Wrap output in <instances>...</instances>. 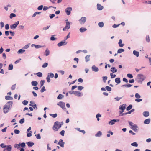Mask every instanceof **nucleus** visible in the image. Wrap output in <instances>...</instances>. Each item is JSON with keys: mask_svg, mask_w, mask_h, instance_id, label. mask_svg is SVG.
Instances as JSON below:
<instances>
[{"mask_svg": "<svg viewBox=\"0 0 151 151\" xmlns=\"http://www.w3.org/2000/svg\"><path fill=\"white\" fill-rule=\"evenodd\" d=\"M115 121V119L111 120L109 122V125H113L116 122Z\"/></svg>", "mask_w": 151, "mask_h": 151, "instance_id": "26", "label": "nucleus"}, {"mask_svg": "<svg viewBox=\"0 0 151 151\" xmlns=\"http://www.w3.org/2000/svg\"><path fill=\"white\" fill-rule=\"evenodd\" d=\"M13 102L12 101H9L6 104H5L3 108V112L6 114L8 113L10 110V109L11 108Z\"/></svg>", "mask_w": 151, "mask_h": 151, "instance_id": "1", "label": "nucleus"}, {"mask_svg": "<svg viewBox=\"0 0 151 151\" xmlns=\"http://www.w3.org/2000/svg\"><path fill=\"white\" fill-rule=\"evenodd\" d=\"M0 146L1 148L4 149L7 147V145H4V143H1L0 144Z\"/></svg>", "mask_w": 151, "mask_h": 151, "instance_id": "60", "label": "nucleus"}, {"mask_svg": "<svg viewBox=\"0 0 151 151\" xmlns=\"http://www.w3.org/2000/svg\"><path fill=\"white\" fill-rule=\"evenodd\" d=\"M126 104H124L122 105H120L119 107V109L120 110L119 113H123L124 112V110L125 109Z\"/></svg>", "mask_w": 151, "mask_h": 151, "instance_id": "5", "label": "nucleus"}, {"mask_svg": "<svg viewBox=\"0 0 151 151\" xmlns=\"http://www.w3.org/2000/svg\"><path fill=\"white\" fill-rule=\"evenodd\" d=\"M132 105L130 104L126 108V110L127 111H129L132 108Z\"/></svg>", "mask_w": 151, "mask_h": 151, "instance_id": "42", "label": "nucleus"}, {"mask_svg": "<svg viewBox=\"0 0 151 151\" xmlns=\"http://www.w3.org/2000/svg\"><path fill=\"white\" fill-rule=\"evenodd\" d=\"M127 76L130 78H132L133 77L132 75L131 74H127Z\"/></svg>", "mask_w": 151, "mask_h": 151, "instance_id": "55", "label": "nucleus"}, {"mask_svg": "<svg viewBox=\"0 0 151 151\" xmlns=\"http://www.w3.org/2000/svg\"><path fill=\"white\" fill-rule=\"evenodd\" d=\"M115 82L118 84L120 83L121 81L120 78H116L115 79Z\"/></svg>", "mask_w": 151, "mask_h": 151, "instance_id": "25", "label": "nucleus"}, {"mask_svg": "<svg viewBox=\"0 0 151 151\" xmlns=\"http://www.w3.org/2000/svg\"><path fill=\"white\" fill-rule=\"evenodd\" d=\"M25 51V50L23 49H20L17 52L18 54H22Z\"/></svg>", "mask_w": 151, "mask_h": 151, "instance_id": "30", "label": "nucleus"}, {"mask_svg": "<svg viewBox=\"0 0 151 151\" xmlns=\"http://www.w3.org/2000/svg\"><path fill=\"white\" fill-rule=\"evenodd\" d=\"M87 30V29L85 27H81V28L79 30L81 32V33H83L86 31Z\"/></svg>", "mask_w": 151, "mask_h": 151, "instance_id": "20", "label": "nucleus"}, {"mask_svg": "<svg viewBox=\"0 0 151 151\" xmlns=\"http://www.w3.org/2000/svg\"><path fill=\"white\" fill-rule=\"evenodd\" d=\"M13 69V65L12 64H10L9 65L8 69L9 70H12Z\"/></svg>", "mask_w": 151, "mask_h": 151, "instance_id": "39", "label": "nucleus"}, {"mask_svg": "<svg viewBox=\"0 0 151 151\" xmlns=\"http://www.w3.org/2000/svg\"><path fill=\"white\" fill-rule=\"evenodd\" d=\"M111 72L112 73H116L117 72V70L114 67H112L110 70Z\"/></svg>", "mask_w": 151, "mask_h": 151, "instance_id": "22", "label": "nucleus"}, {"mask_svg": "<svg viewBox=\"0 0 151 151\" xmlns=\"http://www.w3.org/2000/svg\"><path fill=\"white\" fill-rule=\"evenodd\" d=\"M72 10V8L71 7H68L65 9V11L67 14L69 15L70 14V12Z\"/></svg>", "mask_w": 151, "mask_h": 151, "instance_id": "9", "label": "nucleus"}, {"mask_svg": "<svg viewBox=\"0 0 151 151\" xmlns=\"http://www.w3.org/2000/svg\"><path fill=\"white\" fill-rule=\"evenodd\" d=\"M57 104L63 109L64 111H66V109L65 107V104L64 102L60 101Z\"/></svg>", "mask_w": 151, "mask_h": 151, "instance_id": "4", "label": "nucleus"}, {"mask_svg": "<svg viewBox=\"0 0 151 151\" xmlns=\"http://www.w3.org/2000/svg\"><path fill=\"white\" fill-rule=\"evenodd\" d=\"M145 78L146 77L143 75L139 74L137 75L136 80L138 82L141 83Z\"/></svg>", "mask_w": 151, "mask_h": 151, "instance_id": "3", "label": "nucleus"}, {"mask_svg": "<svg viewBox=\"0 0 151 151\" xmlns=\"http://www.w3.org/2000/svg\"><path fill=\"white\" fill-rule=\"evenodd\" d=\"M124 51V50L123 49H119L117 51L118 53H121Z\"/></svg>", "mask_w": 151, "mask_h": 151, "instance_id": "36", "label": "nucleus"}, {"mask_svg": "<svg viewBox=\"0 0 151 151\" xmlns=\"http://www.w3.org/2000/svg\"><path fill=\"white\" fill-rule=\"evenodd\" d=\"M64 142L63 140L62 139H60L58 142V144L59 145L60 147H64Z\"/></svg>", "mask_w": 151, "mask_h": 151, "instance_id": "12", "label": "nucleus"}, {"mask_svg": "<svg viewBox=\"0 0 151 151\" xmlns=\"http://www.w3.org/2000/svg\"><path fill=\"white\" fill-rule=\"evenodd\" d=\"M90 55H88L85 57V61L86 62H88L90 60Z\"/></svg>", "mask_w": 151, "mask_h": 151, "instance_id": "28", "label": "nucleus"}, {"mask_svg": "<svg viewBox=\"0 0 151 151\" xmlns=\"http://www.w3.org/2000/svg\"><path fill=\"white\" fill-rule=\"evenodd\" d=\"M67 43V42H66L61 41L57 44V45L58 47H60L63 45H65Z\"/></svg>", "mask_w": 151, "mask_h": 151, "instance_id": "11", "label": "nucleus"}, {"mask_svg": "<svg viewBox=\"0 0 151 151\" xmlns=\"http://www.w3.org/2000/svg\"><path fill=\"white\" fill-rule=\"evenodd\" d=\"M31 84L33 86H36L38 84V83L36 81H32L31 82Z\"/></svg>", "mask_w": 151, "mask_h": 151, "instance_id": "32", "label": "nucleus"}, {"mask_svg": "<svg viewBox=\"0 0 151 151\" xmlns=\"http://www.w3.org/2000/svg\"><path fill=\"white\" fill-rule=\"evenodd\" d=\"M122 40L121 39H120L119 40V42L118 44H119V46L121 47H122L124 45V44H122Z\"/></svg>", "mask_w": 151, "mask_h": 151, "instance_id": "19", "label": "nucleus"}, {"mask_svg": "<svg viewBox=\"0 0 151 151\" xmlns=\"http://www.w3.org/2000/svg\"><path fill=\"white\" fill-rule=\"evenodd\" d=\"M107 76H104L103 77V82L105 83L106 81L107 80Z\"/></svg>", "mask_w": 151, "mask_h": 151, "instance_id": "59", "label": "nucleus"}, {"mask_svg": "<svg viewBox=\"0 0 151 151\" xmlns=\"http://www.w3.org/2000/svg\"><path fill=\"white\" fill-rule=\"evenodd\" d=\"M97 9L99 10H101L104 7L99 4H97Z\"/></svg>", "mask_w": 151, "mask_h": 151, "instance_id": "15", "label": "nucleus"}, {"mask_svg": "<svg viewBox=\"0 0 151 151\" xmlns=\"http://www.w3.org/2000/svg\"><path fill=\"white\" fill-rule=\"evenodd\" d=\"M83 88H84V87H83L81 86H78V90L81 91Z\"/></svg>", "mask_w": 151, "mask_h": 151, "instance_id": "54", "label": "nucleus"}, {"mask_svg": "<svg viewBox=\"0 0 151 151\" xmlns=\"http://www.w3.org/2000/svg\"><path fill=\"white\" fill-rule=\"evenodd\" d=\"M43 7V6L42 5H41L38 7L37 8V10H41L42 9Z\"/></svg>", "mask_w": 151, "mask_h": 151, "instance_id": "48", "label": "nucleus"}, {"mask_svg": "<svg viewBox=\"0 0 151 151\" xmlns=\"http://www.w3.org/2000/svg\"><path fill=\"white\" fill-rule=\"evenodd\" d=\"M131 145L133 146L137 147L138 146V144L136 142H134L131 144Z\"/></svg>", "mask_w": 151, "mask_h": 151, "instance_id": "43", "label": "nucleus"}, {"mask_svg": "<svg viewBox=\"0 0 151 151\" xmlns=\"http://www.w3.org/2000/svg\"><path fill=\"white\" fill-rule=\"evenodd\" d=\"M44 83H45L44 80H42L40 81V85H41V87H42L44 85Z\"/></svg>", "mask_w": 151, "mask_h": 151, "instance_id": "62", "label": "nucleus"}, {"mask_svg": "<svg viewBox=\"0 0 151 151\" xmlns=\"http://www.w3.org/2000/svg\"><path fill=\"white\" fill-rule=\"evenodd\" d=\"M36 74L37 75V76L39 77H42V73L40 72L37 73H36Z\"/></svg>", "mask_w": 151, "mask_h": 151, "instance_id": "45", "label": "nucleus"}, {"mask_svg": "<svg viewBox=\"0 0 151 151\" xmlns=\"http://www.w3.org/2000/svg\"><path fill=\"white\" fill-rule=\"evenodd\" d=\"M41 12H36L33 14L32 17H35L37 14H40L41 13Z\"/></svg>", "mask_w": 151, "mask_h": 151, "instance_id": "40", "label": "nucleus"}, {"mask_svg": "<svg viewBox=\"0 0 151 151\" xmlns=\"http://www.w3.org/2000/svg\"><path fill=\"white\" fill-rule=\"evenodd\" d=\"M5 99L6 100H12L13 99V98L11 96H5Z\"/></svg>", "mask_w": 151, "mask_h": 151, "instance_id": "41", "label": "nucleus"}, {"mask_svg": "<svg viewBox=\"0 0 151 151\" xmlns=\"http://www.w3.org/2000/svg\"><path fill=\"white\" fill-rule=\"evenodd\" d=\"M24 118L21 119L19 121V123L20 124H22L24 123Z\"/></svg>", "mask_w": 151, "mask_h": 151, "instance_id": "57", "label": "nucleus"}, {"mask_svg": "<svg viewBox=\"0 0 151 151\" xmlns=\"http://www.w3.org/2000/svg\"><path fill=\"white\" fill-rule=\"evenodd\" d=\"M64 97V96L61 94H59L57 98L58 99H62Z\"/></svg>", "mask_w": 151, "mask_h": 151, "instance_id": "31", "label": "nucleus"}, {"mask_svg": "<svg viewBox=\"0 0 151 151\" xmlns=\"http://www.w3.org/2000/svg\"><path fill=\"white\" fill-rule=\"evenodd\" d=\"M143 114L144 116L147 117L149 116V114L148 111H144L143 113Z\"/></svg>", "mask_w": 151, "mask_h": 151, "instance_id": "21", "label": "nucleus"}, {"mask_svg": "<svg viewBox=\"0 0 151 151\" xmlns=\"http://www.w3.org/2000/svg\"><path fill=\"white\" fill-rule=\"evenodd\" d=\"M66 25L65 27L63 28V30L64 31H66L67 29H69L70 28V23L68 21V20H66Z\"/></svg>", "mask_w": 151, "mask_h": 151, "instance_id": "6", "label": "nucleus"}, {"mask_svg": "<svg viewBox=\"0 0 151 151\" xmlns=\"http://www.w3.org/2000/svg\"><path fill=\"white\" fill-rule=\"evenodd\" d=\"M19 21H17L14 24L11 25L10 26V28L13 29H15L16 28L17 26L19 24Z\"/></svg>", "mask_w": 151, "mask_h": 151, "instance_id": "7", "label": "nucleus"}, {"mask_svg": "<svg viewBox=\"0 0 151 151\" xmlns=\"http://www.w3.org/2000/svg\"><path fill=\"white\" fill-rule=\"evenodd\" d=\"M14 147L17 149H19L20 147V144H15L14 145Z\"/></svg>", "mask_w": 151, "mask_h": 151, "instance_id": "51", "label": "nucleus"}, {"mask_svg": "<svg viewBox=\"0 0 151 151\" xmlns=\"http://www.w3.org/2000/svg\"><path fill=\"white\" fill-rule=\"evenodd\" d=\"M47 76H49V78H53L54 76V74L52 73H49Z\"/></svg>", "mask_w": 151, "mask_h": 151, "instance_id": "35", "label": "nucleus"}, {"mask_svg": "<svg viewBox=\"0 0 151 151\" xmlns=\"http://www.w3.org/2000/svg\"><path fill=\"white\" fill-rule=\"evenodd\" d=\"M34 145V143L31 142H27V145L28 146L30 147Z\"/></svg>", "mask_w": 151, "mask_h": 151, "instance_id": "29", "label": "nucleus"}, {"mask_svg": "<svg viewBox=\"0 0 151 151\" xmlns=\"http://www.w3.org/2000/svg\"><path fill=\"white\" fill-rule=\"evenodd\" d=\"M150 122V119H145L144 122V123L145 124H148Z\"/></svg>", "mask_w": 151, "mask_h": 151, "instance_id": "24", "label": "nucleus"}, {"mask_svg": "<svg viewBox=\"0 0 151 151\" xmlns=\"http://www.w3.org/2000/svg\"><path fill=\"white\" fill-rule=\"evenodd\" d=\"M28 103V101L27 100H24L22 102L23 104L24 105H27Z\"/></svg>", "mask_w": 151, "mask_h": 151, "instance_id": "47", "label": "nucleus"}, {"mask_svg": "<svg viewBox=\"0 0 151 151\" xmlns=\"http://www.w3.org/2000/svg\"><path fill=\"white\" fill-rule=\"evenodd\" d=\"M30 45V43L26 45H25L24 46V47H23L22 49L24 50L28 49L29 47V46Z\"/></svg>", "mask_w": 151, "mask_h": 151, "instance_id": "34", "label": "nucleus"}, {"mask_svg": "<svg viewBox=\"0 0 151 151\" xmlns=\"http://www.w3.org/2000/svg\"><path fill=\"white\" fill-rule=\"evenodd\" d=\"M133 54L137 57H138L139 55V52L135 50L133 51Z\"/></svg>", "mask_w": 151, "mask_h": 151, "instance_id": "23", "label": "nucleus"}, {"mask_svg": "<svg viewBox=\"0 0 151 151\" xmlns=\"http://www.w3.org/2000/svg\"><path fill=\"white\" fill-rule=\"evenodd\" d=\"M138 128V127L137 125L135 124L132 126L131 127V129L136 132H138L137 129Z\"/></svg>", "mask_w": 151, "mask_h": 151, "instance_id": "10", "label": "nucleus"}, {"mask_svg": "<svg viewBox=\"0 0 151 151\" xmlns=\"http://www.w3.org/2000/svg\"><path fill=\"white\" fill-rule=\"evenodd\" d=\"M49 54L50 51L48 49V48H46L45 52L44 55L46 56H47L48 55H49Z\"/></svg>", "mask_w": 151, "mask_h": 151, "instance_id": "18", "label": "nucleus"}, {"mask_svg": "<svg viewBox=\"0 0 151 151\" xmlns=\"http://www.w3.org/2000/svg\"><path fill=\"white\" fill-rule=\"evenodd\" d=\"M55 36V35H54L50 37V40L52 41H54L55 40L56 38L54 37V36Z\"/></svg>", "mask_w": 151, "mask_h": 151, "instance_id": "52", "label": "nucleus"}, {"mask_svg": "<svg viewBox=\"0 0 151 151\" xmlns=\"http://www.w3.org/2000/svg\"><path fill=\"white\" fill-rule=\"evenodd\" d=\"M75 93V95L77 96H81L82 95V93L81 92L76 91Z\"/></svg>", "mask_w": 151, "mask_h": 151, "instance_id": "17", "label": "nucleus"}, {"mask_svg": "<svg viewBox=\"0 0 151 151\" xmlns=\"http://www.w3.org/2000/svg\"><path fill=\"white\" fill-rule=\"evenodd\" d=\"M32 132L31 131H30L29 133H27V136L28 137H31L32 136Z\"/></svg>", "mask_w": 151, "mask_h": 151, "instance_id": "64", "label": "nucleus"}, {"mask_svg": "<svg viewBox=\"0 0 151 151\" xmlns=\"http://www.w3.org/2000/svg\"><path fill=\"white\" fill-rule=\"evenodd\" d=\"M135 97L136 98L139 99L141 97V96L138 93H136L135 95Z\"/></svg>", "mask_w": 151, "mask_h": 151, "instance_id": "50", "label": "nucleus"}, {"mask_svg": "<svg viewBox=\"0 0 151 151\" xmlns=\"http://www.w3.org/2000/svg\"><path fill=\"white\" fill-rule=\"evenodd\" d=\"M5 151H11L12 146L10 145H7V147L4 149Z\"/></svg>", "mask_w": 151, "mask_h": 151, "instance_id": "13", "label": "nucleus"}, {"mask_svg": "<svg viewBox=\"0 0 151 151\" xmlns=\"http://www.w3.org/2000/svg\"><path fill=\"white\" fill-rule=\"evenodd\" d=\"M63 124V122H60L58 121H56L54 122V125L53 127V129L56 131H58V129L61 127Z\"/></svg>", "mask_w": 151, "mask_h": 151, "instance_id": "2", "label": "nucleus"}, {"mask_svg": "<svg viewBox=\"0 0 151 151\" xmlns=\"http://www.w3.org/2000/svg\"><path fill=\"white\" fill-rule=\"evenodd\" d=\"M65 132V131L64 130H63L60 132V134L62 136H64V135Z\"/></svg>", "mask_w": 151, "mask_h": 151, "instance_id": "63", "label": "nucleus"}, {"mask_svg": "<svg viewBox=\"0 0 151 151\" xmlns=\"http://www.w3.org/2000/svg\"><path fill=\"white\" fill-rule=\"evenodd\" d=\"M86 20V18L85 17H82L79 20L81 24H84Z\"/></svg>", "mask_w": 151, "mask_h": 151, "instance_id": "8", "label": "nucleus"}, {"mask_svg": "<svg viewBox=\"0 0 151 151\" xmlns=\"http://www.w3.org/2000/svg\"><path fill=\"white\" fill-rule=\"evenodd\" d=\"M127 114H128L127 112H126V113H119V116H123L124 115H127Z\"/></svg>", "mask_w": 151, "mask_h": 151, "instance_id": "56", "label": "nucleus"}, {"mask_svg": "<svg viewBox=\"0 0 151 151\" xmlns=\"http://www.w3.org/2000/svg\"><path fill=\"white\" fill-rule=\"evenodd\" d=\"M98 25L99 27H103L104 26V23L102 22H99L98 24Z\"/></svg>", "mask_w": 151, "mask_h": 151, "instance_id": "33", "label": "nucleus"}, {"mask_svg": "<svg viewBox=\"0 0 151 151\" xmlns=\"http://www.w3.org/2000/svg\"><path fill=\"white\" fill-rule=\"evenodd\" d=\"M146 41L148 42L149 43L150 42V37L149 35H147L146 37L145 38Z\"/></svg>", "mask_w": 151, "mask_h": 151, "instance_id": "38", "label": "nucleus"}, {"mask_svg": "<svg viewBox=\"0 0 151 151\" xmlns=\"http://www.w3.org/2000/svg\"><path fill=\"white\" fill-rule=\"evenodd\" d=\"M106 90V89L107 91H111L112 88L110 87L106 86L105 87Z\"/></svg>", "mask_w": 151, "mask_h": 151, "instance_id": "37", "label": "nucleus"}, {"mask_svg": "<svg viewBox=\"0 0 151 151\" xmlns=\"http://www.w3.org/2000/svg\"><path fill=\"white\" fill-rule=\"evenodd\" d=\"M35 136H36V138L37 139H40L41 138V136L40 134H38L36 135H35Z\"/></svg>", "mask_w": 151, "mask_h": 151, "instance_id": "58", "label": "nucleus"}, {"mask_svg": "<svg viewBox=\"0 0 151 151\" xmlns=\"http://www.w3.org/2000/svg\"><path fill=\"white\" fill-rule=\"evenodd\" d=\"M110 75L111 76V78H114L116 76V75L115 74H114L112 73H111Z\"/></svg>", "mask_w": 151, "mask_h": 151, "instance_id": "49", "label": "nucleus"}, {"mask_svg": "<svg viewBox=\"0 0 151 151\" xmlns=\"http://www.w3.org/2000/svg\"><path fill=\"white\" fill-rule=\"evenodd\" d=\"M46 90L45 89V87L44 86H43L42 87L41 89V90L40 92L41 93H43Z\"/></svg>", "mask_w": 151, "mask_h": 151, "instance_id": "61", "label": "nucleus"}, {"mask_svg": "<svg viewBox=\"0 0 151 151\" xmlns=\"http://www.w3.org/2000/svg\"><path fill=\"white\" fill-rule=\"evenodd\" d=\"M16 16V14L13 13H12L10 14V18L12 19L13 17H14Z\"/></svg>", "mask_w": 151, "mask_h": 151, "instance_id": "46", "label": "nucleus"}, {"mask_svg": "<svg viewBox=\"0 0 151 151\" xmlns=\"http://www.w3.org/2000/svg\"><path fill=\"white\" fill-rule=\"evenodd\" d=\"M92 70L93 71L97 72L99 71L98 68L96 67L95 65H93L92 67Z\"/></svg>", "mask_w": 151, "mask_h": 151, "instance_id": "16", "label": "nucleus"}, {"mask_svg": "<svg viewBox=\"0 0 151 151\" xmlns=\"http://www.w3.org/2000/svg\"><path fill=\"white\" fill-rule=\"evenodd\" d=\"M31 46L32 47H33L34 46L35 47V48H36V49H38V48H40L44 47L45 46H41V45H38L32 44L31 45Z\"/></svg>", "mask_w": 151, "mask_h": 151, "instance_id": "14", "label": "nucleus"}, {"mask_svg": "<svg viewBox=\"0 0 151 151\" xmlns=\"http://www.w3.org/2000/svg\"><path fill=\"white\" fill-rule=\"evenodd\" d=\"M102 132L100 131H98L97 133L95 135V136L97 137H100L102 135Z\"/></svg>", "mask_w": 151, "mask_h": 151, "instance_id": "27", "label": "nucleus"}, {"mask_svg": "<svg viewBox=\"0 0 151 151\" xmlns=\"http://www.w3.org/2000/svg\"><path fill=\"white\" fill-rule=\"evenodd\" d=\"M48 65V63H45L42 65V67L44 68H46L47 66Z\"/></svg>", "mask_w": 151, "mask_h": 151, "instance_id": "53", "label": "nucleus"}, {"mask_svg": "<svg viewBox=\"0 0 151 151\" xmlns=\"http://www.w3.org/2000/svg\"><path fill=\"white\" fill-rule=\"evenodd\" d=\"M50 116H52V117H53L54 118H55L57 116V114L56 113H55V114H50Z\"/></svg>", "mask_w": 151, "mask_h": 151, "instance_id": "44", "label": "nucleus"}]
</instances>
